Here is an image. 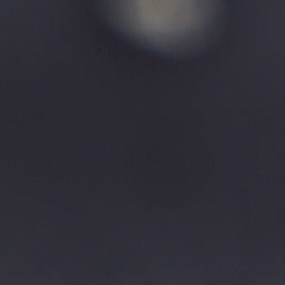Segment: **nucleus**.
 Wrapping results in <instances>:
<instances>
[{
    "mask_svg": "<svg viewBox=\"0 0 285 285\" xmlns=\"http://www.w3.org/2000/svg\"><path fill=\"white\" fill-rule=\"evenodd\" d=\"M3 166H4V163L2 161V163H1V168H3Z\"/></svg>",
    "mask_w": 285,
    "mask_h": 285,
    "instance_id": "obj_2",
    "label": "nucleus"
},
{
    "mask_svg": "<svg viewBox=\"0 0 285 285\" xmlns=\"http://www.w3.org/2000/svg\"><path fill=\"white\" fill-rule=\"evenodd\" d=\"M1 228H6V223L3 222V218L1 220Z\"/></svg>",
    "mask_w": 285,
    "mask_h": 285,
    "instance_id": "obj_1",
    "label": "nucleus"
}]
</instances>
